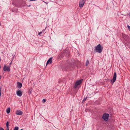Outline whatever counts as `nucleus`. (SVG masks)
Masks as SVG:
<instances>
[{
	"instance_id": "6ab92c4d",
	"label": "nucleus",
	"mask_w": 130,
	"mask_h": 130,
	"mask_svg": "<svg viewBox=\"0 0 130 130\" xmlns=\"http://www.w3.org/2000/svg\"><path fill=\"white\" fill-rule=\"evenodd\" d=\"M1 87H0V97L1 96Z\"/></svg>"
},
{
	"instance_id": "9b49d317",
	"label": "nucleus",
	"mask_w": 130,
	"mask_h": 130,
	"mask_svg": "<svg viewBox=\"0 0 130 130\" xmlns=\"http://www.w3.org/2000/svg\"><path fill=\"white\" fill-rule=\"evenodd\" d=\"M22 86V84L20 82L17 83V87L18 88H21Z\"/></svg>"
},
{
	"instance_id": "5701e85b",
	"label": "nucleus",
	"mask_w": 130,
	"mask_h": 130,
	"mask_svg": "<svg viewBox=\"0 0 130 130\" xmlns=\"http://www.w3.org/2000/svg\"><path fill=\"white\" fill-rule=\"evenodd\" d=\"M13 130H16V126H15Z\"/></svg>"
},
{
	"instance_id": "c756f323",
	"label": "nucleus",
	"mask_w": 130,
	"mask_h": 130,
	"mask_svg": "<svg viewBox=\"0 0 130 130\" xmlns=\"http://www.w3.org/2000/svg\"><path fill=\"white\" fill-rule=\"evenodd\" d=\"M20 130H23V129H21Z\"/></svg>"
},
{
	"instance_id": "7ed1b4c3",
	"label": "nucleus",
	"mask_w": 130,
	"mask_h": 130,
	"mask_svg": "<svg viewBox=\"0 0 130 130\" xmlns=\"http://www.w3.org/2000/svg\"><path fill=\"white\" fill-rule=\"evenodd\" d=\"M83 80V79H82L79 80L77 81L75 83V85L74 86V87L75 88H76L77 86L79 85H80L82 83Z\"/></svg>"
},
{
	"instance_id": "9d476101",
	"label": "nucleus",
	"mask_w": 130,
	"mask_h": 130,
	"mask_svg": "<svg viewBox=\"0 0 130 130\" xmlns=\"http://www.w3.org/2000/svg\"><path fill=\"white\" fill-rule=\"evenodd\" d=\"M52 62V58H50L47 61L46 65L49 64H51Z\"/></svg>"
},
{
	"instance_id": "a878e982",
	"label": "nucleus",
	"mask_w": 130,
	"mask_h": 130,
	"mask_svg": "<svg viewBox=\"0 0 130 130\" xmlns=\"http://www.w3.org/2000/svg\"><path fill=\"white\" fill-rule=\"evenodd\" d=\"M19 129V127H17V130H18Z\"/></svg>"
},
{
	"instance_id": "6e6552de",
	"label": "nucleus",
	"mask_w": 130,
	"mask_h": 130,
	"mask_svg": "<svg viewBox=\"0 0 130 130\" xmlns=\"http://www.w3.org/2000/svg\"><path fill=\"white\" fill-rule=\"evenodd\" d=\"M23 92L20 90H18L17 91V95L20 97L21 96Z\"/></svg>"
},
{
	"instance_id": "aec40b11",
	"label": "nucleus",
	"mask_w": 130,
	"mask_h": 130,
	"mask_svg": "<svg viewBox=\"0 0 130 130\" xmlns=\"http://www.w3.org/2000/svg\"><path fill=\"white\" fill-rule=\"evenodd\" d=\"M0 130H4V129L3 128L1 127H0Z\"/></svg>"
},
{
	"instance_id": "0eeeda50",
	"label": "nucleus",
	"mask_w": 130,
	"mask_h": 130,
	"mask_svg": "<svg viewBox=\"0 0 130 130\" xmlns=\"http://www.w3.org/2000/svg\"><path fill=\"white\" fill-rule=\"evenodd\" d=\"M3 70L5 71L9 72L10 71V69L9 67L7 66L6 65H5L3 68Z\"/></svg>"
},
{
	"instance_id": "f257e3e1",
	"label": "nucleus",
	"mask_w": 130,
	"mask_h": 130,
	"mask_svg": "<svg viewBox=\"0 0 130 130\" xmlns=\"http://www.w3.org/2000/svg\"><path fill=\"white\" fill-rule=\"evenodd\" d=\"M103 49V47L100 44H99L95 47V50L96 52L101 53L102 52Z\"/></svg>"
},
{
	"instance_id": "20e7f679",
	"label": "nucleus",
	"mask_w": 130,
	"mask_h": 130,
	"mask_svg": "<svg viewBox=\"0 0 130 130\" xmlns=\"http://www.w3.org/2000/svg\"><path fill=\"white\" fill-rule=\"evenodd\" d=\"M109 117V115L107 114L106 113H104L102 116V118L105 121H107L108 119V118Z\"/></svg>"
},
{
	"instance_id": "c85d7f7f",
	"label": "nucleus",
	"mask_w": 130,
	"mask_h": 130,
	"mask_svg": "<svg viewBox=\"0 0 130 130\" xmlns=\"http://www.w3.org/2000/svg\"><path fill=\"white\" fill-rule=\"evenodd\" d=\"M30 6V5H29L28 6H29H29Z\"/></svg>"
},
{
	"instance_id": "1a4fd4ad",
	"label": "nucleus",
	"mask_w": 130,
	"mask_h": 130,
	"mask_svg": "<svg viewBox=\"0 0 130 130\" xmlns=\"http://www.w3.org/2000/svg\"><path fill=\"white\" fill-rule=\"evenodd\" d=\"M85 3L84 0H81L79 2V7L81 8L82 7Z\"/></svg>"
},
{
	"instance_id": "393cba45",
	"label": "nucleus",
	"mask_w": 130,
	"mask_h": 130,
	"mask_svg": "<svg viewBox=\"0 0 130 130\" xmlns=\"http://www.w3.org/2000/svg\"><path fill=\"white\" fill-rule=\"evenodd\" d=\"M12 12H14V11L13 10V9H12Z\"/></svg>"
},
{
	"instance_id": "39448f33",
	"label": "nucleus",
	"mask_w": 130,
	"mask_h": 130,
	"mask_svg": "<svg viewBox=\"0 0 130 130\" xmlns=\"http://www.w3.org/2000/svg\"><path fill=\"white\" fill-rule=\"evenodd\" d=\"M74 68L73 66L71 64H69L68 65L66 68V70H67L70 69V70H72Z\"/></svg>"
},
{
	"instance_id": "412c9836",
	"label": "nucleus",
	"mask_w": 130,
	"mask_h": 130,
	"mask_svg": "<svg viewBox=\"0 0 130 130\" xmlns=\"http://www.w3.org/2000/svg\"><path fill=\"white\" fill-rule=\"evenodd\" d=\"M127 27L130 30V26L129 25H127Z\"/></svg>"
},
{
	"instance_id": "f8f14e48",
	"label": "nucleus",
	"mask_w": 130,
	"mask_h": 130,
	"mask_svg": "<svg viewBox=\"0 0 130 130\" xmlns=\"http://www.w3.org/2000/svg\"><path fill=\"white\" fill-rule=\"evenodd\" d=\"M23 113V112L22 111L20 110H17V115H21Z\"/></svg>"
},
{
	"instance_id": "a211bd4d",
	"label": "nucleus",
	"mask_w": 130,
	"mask_h": 130,
	"mask_svg": "<svg viewBox=\"0 0 130 130\" xmlns=\"http://www.w3.org/2000/svg\"><path fill=\"white\" fill-rule=\"evenodd\" d=\"M46 100L45 99H44L42 100V102L43 103H45L46 102Z\"/></svg>"
},
{
	"instance_id": "cd10ccee",
	"label": "nucleus",
	"mask_w": 130,
	"mask_h": 130,
	"mask_svg": "<svg viewBox=\"0 0 130 130\" xmlns=\"http://www.w3.org/2000/svg\"><path fill=\"white\" fill-rule=\"evenodd\" d=\"M30 94H31V91H30Z\"/></svg>"
},
{
	"instance_id": "bb28decb",
	"label": "nucleus",
	"mask_w": 130,
	"mask_h": 130,
	"mask_svg": "<svg viewBox=\"0 0 130 130\" xmlns=\"http://www.w3.org/2000/svg\"><path fill=\"white\" fill-rule=\"evenodd\" d=\"M128 15H129V17H130V13H129L128 14Z\"/></svg>"
},
{
	"instance_id": "ddd939ff",
	"label": "nucleus",
	"mask_w": 130,
	"mask_h": 130,
	"mask_svg": "<svg viewBox=\"0 0 130 130\" xmlns=\"http://www.w3.org/2000/svg\"><path fill=\"white\" fill-rule=\"evenodd\" d=\"M10 108H8L6 110V111L7 113H10Z\"/></svg>"
},
{
	"instance_id": "423d86ee",
	"label": "nucleus",
	"mask_w": 130,
	"mask_h": 130,
	"mask_svg": "<svg viewBox=\"0 0 130 130\" xmlns=\"http://www.w3.org/2000/svg\"><path fill=\"white\" fill-rule=\"evenodd\" d=\"M117 77L116 74V72H115L112 79V80H111V82L112 84H113L116 81Z\"/></svg>"
},
{
	"instance_id": "b1692460",
	"label": "nucleus",
	"mask_w": 130,
	"mask_h": 130,
	"mask_svg": "<svg viewBox=\"0 0 130 130\" xmlns=\"http://www.w3.org/2000/svg\"><path fill=\"white\" fill-rule=\"evenodd\" d=\"M6 130H9V128L7 127Z\"/></svg>"
},
{
	"instance_id": "f03ea898",
	"label": "nucleus",
	"mask_w": 130,
	"mask_h": 130,
	"mask_svg": "<svg viewBox=\"0 0 130 130\" xmlns=\"http://www.w3.org/2000/svg\"><path fill=\"white\" fill-rule=\"evenodd\" d=\"M70 54V53L69 52V50H67L66 51L62 53L61 55L60 56L62 57L63 58V57H68L69 56Z\"/></svg>"
},
{
	"instance_id": "4be33fe9",
	"label": "nucleus",
	"mask_w": 130,
	"mask_h": 130,
	"mask_svg": "<svg viewBox=\"0 0 130 130\" xmlns=\"http://www.w3.org/2000/svg\"><path fill=\"white\" fill-rule=\"evenodd\" d=\"M42 33V32H40L38 33V35H40V34Z\"/></svg>"
},
{
	"instance_id": "f3484780",
	"label": "nucleus",
	"mask_w": 130,
	"mask_h": 130,
	"mask_svg": "<svg viewBox=\"0 0 130 130\" xmlns=\"http://www.w3.org/2000/svg\"><path fill=\"white\" fill-rule=\"evenodd\" d=\"M87 98V97H86L85 98H84L83 100V102H84Z\"/></svg>"
},
{
	"instance_id": "dca6fc26",
	"label": "nucleus",
	"mask_w": 130,
	"mask_h": 130,
	"mask_svg": "<svg viewBox=\"0 0 130 130\" xmlns=\"http://www.w3.org/2000/svg\"><path fill=\"white\" fill-rule=\"evenodd\" d=\"M9 122H8L7 121L6 122V126L7 128H9Z\"/></svg>"
},
{
	"instance_id": "2eb2a0df",
	"label": "nucleus",
	"mask_w": 130,
	"mask_h": 130,
	"mask_svg": "<svg viewBox=\"0 0 130 130\" xmlns=\"http://www.w3.org/2000/svg\"><path fill=\"white\" fill-rule=\"evenodd\" d=\"M12 4L13 5H15V6H16V3L15 1H14V0H13L12 2Z\"/></svg>"
},
{
	"instance_id": "4468645a",
	"label": "nucleus",
	"mask_w": 130,
	"mask_h": 130,
	"mask_svg": "<svg viewBox=\"0 0 130 130\" xmlns=\"http://www.w3.org/2000/svg\"><path fill=\"white\" fill-rule=\"evenodd\" d=\"M89 64V61L88 60H86V66H87Z\"/></svg>"
}]
</instances>
